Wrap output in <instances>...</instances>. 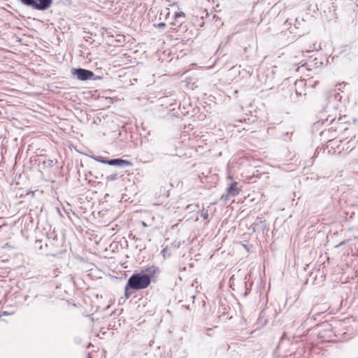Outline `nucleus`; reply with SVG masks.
<instances>
[{
  "label": "nucleus",
  "mask_w": 358,
  "mask_h": 358,
  "mask_svg": "<svg viewBox=\"0 0 358 358\" xmlns=\"http://www.w3.org/2000/svg\"><path fill=\"white\" fill-rule=\"evenodd\" d=\"M20 1L22 4L27 6L31 7L32 8H34L35 0H20Z\"/></svg>",
  "instance_id": "obj_7"
},
{
  "label": "nucleus",
  "mask_w": 358,
  "mask_h": 358,
  "mask_svg": "<svg viewBox=\"0 0 358 358\" xmlns=\"http://www.w3.org/2000/svg\"><path fill=\"white\" fill-rule=\"evenodd\" d=\"M52 0H35L34 8L38 10H45L52 4Z\"/></svg>",
  "instance_id": "obj_3"
},
{
  "label": "nucleus",
  "mask_w": 358,
  "mask_h": 358,
  "mask_svg": "<svg viewBox=\"0 0 358 358\" xmlns=\"http://www.w3.org/2000/svg\"><path fill=\"white\" fill-rule=\"evenodd\" d=\"M154 26L157 28H164L166 27V24L164 22H160L158 24H155Z\"/></svg>",
  "instance_id": "obj_10"
},
{
  "label": "nucleus",
  "mask_w": 358,
  "mask_h": 358,
  "mask_svg": "<svg viewBox=\"0 0 358 358\" xmlns=\"http://www.w3.org/2000/svg\"><path fill=\"white\" fill-rule=\"evenodd\" d=\"M142 224H143L144 227H146V226H147V225H146V224H145L144 222H142Z\"/></svg>",
  "instance_id": "obj_12"
},
{
  "label": "nucleus",
  "mask_w": 358,
  "mask_h": 358,
  "mask_svg": "<svg viewBox=\"0 0 358 358\" xmlns=\"http://www.w3.org/2000/svg\"><path fill=\"white\" fill-rule=\"evenodd\" d=\"M201 217H203V218L204 220L208 219V213H207V212H205V213H203H203H201Z\"/></svg>",
  "instance_id": "obj_11"
},
{
  "label": "nucleus",
  "mask_w": 358,
  "mask_h": 358,
  "mask_svg": "<svg viewBox=\"0 0 358 358\" xmlns=\"http://www.w3.org/2000/svg\"><path fill=\"white\" fill-rule=\"evenodd\" d=\"M112 179H115V176H113L111 177Z\"/></svg>",
  "instance_id": "obj_13"
},
{
  "label": "nucleus",
  "mask_w": 358,
  "mask_h": 358,
  "mask_svg": "<svg viewBox=\"0 0 358 358\" xmlns=\"http://www.w3.org/2000/svg\"><path fill=\"white\" fill-rule=\"evenodd\" d=\"M344 243H345V242H342V243H341L339 244V245H343V244H344Z\"/></svg>",
  "instance_id": "obj_14"
},
{
  "label": "nucleus",
  "mask_w": 358,
  "mask_h": 358,
  "mask_svg": "<svg viewBox=\"0 0 358 358\" xmlns=\"http://www.w3.org/2000/svg\"><path fill=\"white\" fill-rule=\"evenodd\" d=\"M237 185L238 183L236 182L230 184L229 187L227 188V193L229 195L235 196L239 194L240 189L238 188Z\"/></svg>",
  "instance_id": "obj_6"
},
{
  "label": "nucleus",
  "mask_w": 358,
  "mask_h": 358,
  "mask_svg": "<svg viewBox=\"0 0 358 358\" xmlns=\"http://www.w3.org/2000/svg\"><path fill=\"white\" fill-rule=\"evenodd\" d=\"M108 164L110 166H129L131 165V163L129 161L122 159H114L109 160Z\"/></svg>",
  "instance_id": "obj_5"
},
{
  "label": "nucleus",
  "mask_w": 358,
  "mask_h": 358,
  "mask_svg": "<svg viewBox=\"0 0 358 358\" xmlns=\"http://www.w3.org/2000/svg\"><path fill=\"white\" fill-rule=\"evenodd\" d=\"M72 75L80 80H87L92 79L94 73L84 69H72Z\"/></svg>",
  "instance_id": "obj_2"
},
{
  "label": "nucleus",
  "mask_w": 358,
  "mask_h": 358,
  "mask_svg": "<svg viewBox=\"0 0 358 358\" xmlns=\"http://www.w3.org/2000/svg\"><path fill=\"white\" fill-rule=\"evenodd\" d=\"M164 14V19L167 20L169 15H170V11L169 8H165L164 11H162L160 13V16Z\"/></svg>",
  "instance_id": "obj_8"
},
{
  "label": "nucleus",
  "mask_w": 358,
  "mask_h": 358,
  "mask_svg": "<svg viewBox=\"0 0 358 358\" xmlns=\"http://www.w3.org/2000/svg\"><path fill=\"white\" fill-rule=\"evenodd\" d=\"M185 17V15L183 12H176L174 15V20L171 22V24L179 27L183 23Z\"/></svg>",
  "instance_id": "obj_4"
},
{
  "label": "nucleus",
  "mask_w": 358,
  "mask_h": 358,
  "mask_svg": "<svg viewBox=\"0 0 358 358\" xmlns=\"http://www.w3.org/2000/svg\"><path fill=\"white\" fill-rule=\"evenodd\" d=\"M96 161L99 162H101L102 164H108V162L109 160H107L106 159H104L103 157H96L94 158Z\"/></svg>",
  "instance_id": "obj_9"
},
{
  "label": "nucleus",
  "mask_w": 358,
  "mask_h": 358,
  "mask_svg": "<svg viewBox=\"0 0 358 358\" xmlns=\"http://www.w3.org/2000/svg\"><path fill=\"white\" fill-rule=\"evenodd\" d=\"M150 284V278L148 275L141 273H134L128 280L125 287L126 292L129 288L134 289H143L149 286ZM127 298L128 297L126 293Z\"/></svg>",
  "instance_id": "obj_1"
}]
</instances>
